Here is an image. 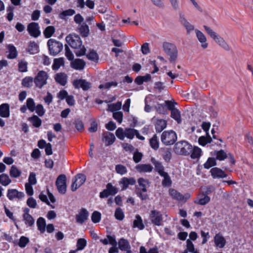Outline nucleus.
I'll use <instances>...</instances> for the list:
<instances>
[{
    "mask_svg": "<svg viewBox=\"0 0 253 253\" xmlns=\"http://www.w3.org/2000/svg\"><path fill=\"white\" fill-rule=\"evenodd\" d=\"M157 112L159 114H167V107L165 104H158L156 106Z\"/></svg>",
    "mask_w": 253,
    "mask_h": 253,
    "instance_id": "nucleus-62",
    "label": "nucleus"
},
{
    "mask_svg": "<svg viewBox=\"0 0 253 253\" xmlns=\"http://www.w3.org/2000/svg\"><path fill=\"white\" fill-rule=\"evenodd\" d=\"M87 242L86 240L84 238H79L77 240V249L74 251H76V253L78 251L83 250L86 246Z\"/></svg>",
    "mask_w": 253,
    "mask_h": 253,
    "instance_id": "nucleus-43",
    "label": "nucleus"
},
{
    "mask_svg": "<svg viewBox=\"0 0 253 253\" xmlns=\"http://www.w3.org/2000/svg\"><path fill=\"white\" fill-rule=\"evenodd\" d=\"M149 144L152 149L157 150L159 147V142L156 134H154L149 140Z\"/></svg>",
    "mask_w": 253,
    "mask_h": 253,
    "instance_id": "nucleus-48",
    "label": "nucleus"
},
{
    "mask_svg": "<svg viewBox=\"0 0 253 253\" xmlns=\"http://www.w3.org/2000/svg\"><path fill=\"white\" fill-rule=\"evenodd\" d=\"M115 140V136L113 133L106 131L103 133V140L105 141L106 146L112 145Z\"/></svg>",
    "mask_w": 253,
    "mask_h": 253,
    "instance_id": "nucleus-20",
    "label": "nucleus"
},
{
    "mask_svg": "<svg viewBox=\"0 0 253 253\" xmlns=\"http://www.w3.org/2000/svg\"><path fill=\"white\" fill-rule=\"evenodd\" d=\"M196 33L199 41L202 43L201 45L202 47L204 49L208 47V44L206 42L207 39L206 36L198 30H196Z\"/></svg>",
    "mask_w": 253,
    "mask_h": 253,
    "instance_id": "nucleus-28",
    "label": "nucleus"
},
{
    "mask_svg": "<svg viewBox=\"0 0 253 253\" xmlns=\"http://www.w3.org/2000/svg\"><path fill=\"white\" fill-rule=\"evenodd\" d=\"M86 178L85 174L83 173L77 174L74 178L71 185V190L75 191L81 186L85 181Z\"/></svg>",
    "mask_w": 253,
    "mask_h": 253,
    "instance_id": "nucleus-9",
    "label": "nucleus"
},
{
    "mask_svg": "<svg viewBox=\"0 0 253 253\" xmlns=\"http://www.w3.org/2000/svg\"><path fill=\"white\" fill-rule=\"evenodd\" d=\"M155 170L160 175H161L167 172L165 171V168L163 165L162 163L160 162L159 163H156V165L154 166Z\"/></svg>",
    "mask_w": 253,
    "mask_h": 253,
    "instance_id": "nucleus-54",
    "label": "nucleus"
},
{
    "mask_svg": "<svg viewBox=\"0 0 253 253\" xmlns=\"http://www.w3.org/2000/svg\"><path fill=\"white\" fill-rule=\"evenodd\" d=\"M55 29L54 26H47L43 31V34L44 37L46 39L50 38L55 33Z\"/></svg>",
    "mask_w": 253,
    "mask_h": 253,
    "instance_id": "nucleus-46",
    "label": "nucleus"
},
{
    "mask_svg": "<svg viewBox=\"0 0 253 253\" xmlns=\"http://www.w3.org/2000/svg\"><path fill=\"white\" fill-rule=\"evenodd\" d=\"M85 66V61L80 58H77L72 61L71 63V67L77 70H82L84 69Z\"/></svg>",
    "mask_w": 253,
    "mask_h": 253,
    "instance_id": "nucleus-18",
    "label": "nucleus"
},
{
    "mask_svg": "<svg viewBox=\"0 0 253 253\" xmlns=\"http://www.w3.org/2000/svg\"><path fill=\"white\" fill-rule=\"evenodd\" d=\"M40 28L38 23L31 22L27 26V31L31 37L36 38L41 35Z\"/></svg>",
    "mask_w": 253,
    "mask_h": 253,
    "instance_id": "nucleus-13",
    "label": "nucleus"
},
{
    "mask_svg": "<svg viewBox=\"0 0 253 253\" xmlns=\"http://www.w3.org/2000/svg\"><path fill=\"white\" fill-rule=\"evenodd\" d=\"M216 43H217L220 46L226 50H229L230 47L224 39L220 36L218 35L217 38L214 40Z\"/></svg>",
    "mask_w": 253,
    "mask_h": 253,
    "instance_id": "nucleus-44",
    "label": "nucleus"
},
{
    "mask_svg": "<svg viewBox=\"0 0 253 253\" xmlns=\"http://www.w3.org/2000/svg\"><path fill=\"white\" fill-rule=\"evenodd\" d=\"M87 58L92 61H97L99 59V56L96 52L93 50H90L89 53L86 55Z\"/></svg>",
    "mask_w": 253,
    "mask_h": 253,
    "instance_id": "nucleus-50",
    "label": "nucleus"
},
{
    "mask_svg": "<svg viewBox=\"0 0 253 253\" xmlns=\"http://www.w3.org/2000/svg\"><path fill=\"white\" fill-rule=\"evenodd\" d=\"M177 139V134L172 130L164 131L161 136V141L165 145H173Z\"/></svg>",
    "mask_w": 253,
    "mask_h": 253,
    "instance_id": "nucleus-5",
    "label": "nucleus"
},
{
    "mask_svg": "<svg viewBox=\"0 0 253 253\" xmlns=\"http://www.w3.org/2000/svg\"><path fill=\"white\" fill-rule=\"evenodd\" d=\"M138 185L140 187L137 186L136 188V194L137 196L142 200L145 201L149 198L147 194H143V193L147 192V187L149 186L150 182L148 180L145 179L143 177L139 178L137 180Z\"/></svg>",
    "mask_w": 253,
    "mask_h": 253,
    "instance_id": "nucleus-2",
    "label": "nucleus"
},
{
    "mask_svg": "<svg viewBox=\"0 0 253 253\" xmlns=\"http://www.w3.org/2000/svg\"><path fill=\"white\" fill-rule=\"evenodd\" d=\"M11 182V180L9 176L6 173H2L0 175V183L4 186H6Z\"/></svg>",
    "mask_w": 253,
    "mask_h": 253,
    "instance_id": "nucleus-45",
    "label": "nucleus"
},
{
    "mask_svg": "<svg viewBox=\"0 0 253 253\" xmlns=\"http://www.w3.org/2000/svg\"><path fill=\"white\" fill-rule=\"evenodd\" d=\"M116 172L121 175L126 174L127 172L126 168L121 164L117 165L115 167Z\"/></svg>",
    "mask_w": 253,
    "mask_h": 253,
    "instance_id": "nucleus-61",
    "label": "nucleus"
},
{
    "mask_svg": "<svg viewBox=\"0 0 253 253\" xmlns=\"http://www.w3.org/2000/svg\"><path fill=\"white\" fill-rule=\"evenodd\" d=\"M34 80L33 77L26 76L22 79L21 84L25 87L30 88L32 86Z\"/></svg>",
    "mask_w": 253,
    "mask_h": 253,
    "instance_id": "nucleus-39",
    "label": "nucleus"
},
{
    "mask_svg": "<svg viewBox=\"0 0 253 253\" xmlns=\"http://www.w3.org/2000/svg\"><path fill=\"white\" fill-rule=\"evenodd\" d=\"M214 243L215 246L220 248H223L226 244V240L224 237L219 233L216 234L214 237Z\"/></svg>",
    "mask_w": 253,
    "mask_h": 253,
    "instance_id": "nucleus-23",
    "label": "nucleus"
},
{
    "mask_svg": "<svg viewBox=\"0 0 253 253\" xmlns=\"http://www.w3.org/2000/svg\"><path fill=\"white\" fill-rule=\"evenodd\" d=\"M64 65V59L63 57L55 58L53 60V63L52 65L53 70L56 71L59 69L61 66Z\"/></svg>",
    "mask_w": 253,
    "mask_h": 253,
    "instance_id": "nucleus-37",
    "label": "nucleus"
},
{
    "mask_svg": "<svg viewBox=\"0 0 253 253\" xmlns=\"http://www.w3.org/2000/svg\"><path fill=\"white\" fill-rule=\"evenodd\" d=\"M179 21L185 28L187 34H189L191 31L194 30V26L186 20L184 14L181 12L179 13Z\"/></svg>",
    "mask_w": 253,
    "mask_h": 253,
    "instance_id": "nucleus-17",
    "label": "nucleus"
},
{
    "mask_svg": "<svg viewBox=\"0 0 253 253\" xmlns=\"http://www.w3.org/2000/svg\"><path fill=\"white\" fill-rule=\"evenodd\" d=\"M101 213L97 211H94L92 213L91 218V221L94 223H97L100 222L101 220Z\"/></svg>",
    "mask_w": 253,
    "mask_h": 253,
    "instance_id": "nucleus-56",
    "label": "nucleus"
},
{
    "mask_svg": "<svg viewBox=\"0 0 253 253\" xmlns=\"http://www.w3.org/2000/svg\"><path fill=\"white\" fill-rule=\"evenodd\" d=\"M47 78L48 75L46 72L42 70L39 71L34 79L36 87L42 88L46 84Z\"/></svg>",
    "mask_w": 253,
    "mask_h": 253,
    "instance_id": "nucleus-7",
    "label": "nucleus"
},
{
    "mask_svg": "<svg viewBox=\"0 0 253 253\" xmlns=\"http://www.w3.org/2000/svg\"><path fill=\"white\" fill-rule=\"evenodd\" d=\"M18 65L19 72H26L27 71L28 63L26 61L21 60L19 61Z\"/></svg>",
    "mask_w": 253,
    "mask_h": 253,
    "instance_id": "nucleus-57",
    "label": "nucleus"
},
{
    "mask_svg": "<svg viewBox=\"0 0 253 253\" xmlns=\"http://www.w3.org/2000/svg\"><path fill=\"white\" fill-rule=\"evenodd\" d=\"M153 169V167L150 164H138L135 166L136 170L140 173L150 172Z\"/></svg>",
    "mask_w": 253,
    "mask_h": 253,
    "instance_id": "nucleus-22",
    "label": "nucleus"
},
{
    "mask_svg": "<svg viewBox=\"0 0 253 253\" xmlns=\"http://www.w3.org/2000/svg\"><path fill=\"white\" fill-rule=\"evenodd\" d=\"M119 249L124 252L125 250L128 249L130 247V244L128 241L124 238H121L118 241Z\"/></svg>",
    "mask_w": 253,
    "mask_h": 253,
    "instance_id": "nucleus-30",
    "label": "nucleus"
},
{
    "mask_svg": "<svg viewBox=\"0 0 253 253\" xmlns=\"http://www.w3.org/2000/svg\"><path fill=\"white\" fill-rule=\"evenodd\" d=\"M202 150L198 147H195L193 149L192 148V151L191 154V158L193 159H198L201 156Z\"/></svg>",
    "mask_w": 253,
    "mask_h": 253,
    "instance_id": "nucleus-52",
    "label": "nucleus"
},
{
    "mask_svg": "<svg viewBox=\"0 0 253 253\" xmlns=\"http://www.w3.org/2000/svg\"><path fill=\"white\" fill-rule=\"evenodd\" d=\"M79 32L83 38H86L89 35V29L86 23H83L78 28Z\"/></svg>",
    "mask_w": 253,
    "mask_h": 253,
    "instance_id": "nucleus-29",
    "label": "nucleus"
},
{
    "mask_svg": "<svg viewBox=\"0 0 253 253\" xmlns=\"http://www.w3.org/2000/svg\"><path fill=\"white\" fill-rule=\"evenodd\" d=\"M66 41L70 46L73 49H79L74 52L77 57H81L85 55L86 48L83 45L80 37L76 34H70L66 37Z\"/></svg>",
    "mask_w": 253,
    "mask_h": 253,
    "instance_id": "nucleus-1",
    "label": "nucleus"
},
{
    "mask_svg": "<svg viewBox=\"0 0 253 253\" xmlns=\"http://www.w3.org/2000/svg\"><path fill=\"white\" fill-rule=\"evenodd\" d=\"M163 48L165 52L169 56V62H175L178 56V50L175 45L172 43L165 42L163 43Z\"/></svg>",
    "mask_w": 253,
    "mask_h": 253,
    "instance_id": "nucleus-3",
    "label": "nucleus"
},
{
    "mask_svg": "<svg viewBox=\"0 0 253 253\" xmlns=\"http://www.w3.org/2000/svg\"><path fill=\"white\" fill-rule=\"evenodd\" d=\"M37 225L38 229L41 233H43L45 231L46 221L42 217H39L37 221Z\"/></svg>",
    "mask_w": 253,
    "mask_h": 253,
    "instance_id": "nucleus-32",
    "label": "nucleus"
},
{
    "mask_svg": "<svg viewBox=\"0 0 253 253\" xmlns=\"http://www.w3.org/2000/svg\"><path fill=\"white\" fill-rule=\"evenodd\" d=\"M160 176L164 177L162 182V185L164 187H170L171 186L172 181L168 172H166Z\"/></svg>",
    "mask_w": 253,
    "mask_h": 253,
    "instance_id": "nucleus-42",
    "label": "nucleus"
},
{
    "mask_svg": "<svg viewBox=\"0 0 253 253\" xmlns=\"http://www.w3.org/2000/svg\"><path fill=\"white\" fill-rule=\"evenodd\" d=\"M135 129L133 128H125V137L129 139H132L134 137Z\"/></svg>",
    "mask_w": 253,
    "mask_h": 253,
    "instance_id": "nucleus-59",
    "label": "nucleus"
},
{
    "mask_svg": "<svg viewBox=\"0 0 253 253\" xmlns=\"http://www.w3.org/2000/svg\"><path fill=\"white\" fill-rule=\"evenodd\" d=\"M211 141L212 139L209 133H207L206 136H200L198 139L199 144L203 146H205L207 144L211 143Z\"/></svg>",
    "mask_w": 253,
    "mask_h": 253,
    "instance_id": "nucleus-40",
    "label": "nucleus"
},
{
    "mask_svg": "<svg viewBox=\"0 0 253 253\" xmlns=\"http://www.w3.org/2000/svg\"><path fill=\"white\" fill-rule=\"evenodd\" d=\"M113 117L119 124H121L123 121V114L121 111L113 112Z\"/></svg>",
    "mask_w": 253,
    "mask_h": 253,
    "instance_id": "nucleus-63",
    "label": "nucleus"
},
{
    "mask_svg": "<svg viewBox=\"0 0 253 253\" xmlns=\"http://www.w3.org/2000/svg\"><path fill=\"white\" fill-rule=\"evenodd\" d=\"M174 150L176 153L188 156L192 151V146L186 141H180L175 144Z\"/></svg>",
    "mask_w": 253,
    "mask_h": 253,
    "instance_id": "nucleus-4",
    "label": "nucleus"
},
{
    "mask_svg": "<svg viewBox=\"0 0 253 253\" xmlns=\"http://www.w3.org/2000/svg\"><path fill=\"white\" fill-rule=\"evenodd\" d=\"M88 216L89 212L87 210L82 208L79 213L76 215V222L82 224L87 219Z\"/></svg>",
    "mask_w": 253,
    "mask_h": 253,
    "instance_id": "nucleus-16",
    "label": "nucleus"
},
{
    "mask_svg": "<svg viewBox=\"0 0 253 253\" xmlns=\"http://www.w3.org/2000/svg\"><path fill=\"white\" fill-rule=\"evenodd\" d=\"M133 227H137L139 230H143L145 228L142 218L139 214H137L135 216V219L133 222Z\"/></svg>",
    "mask_w": 253,
    "mask_h": 253,
    "instance_id": "nucleus-34",
    "label": "nucleus"
},
{
    "mask_svg": "<svg viewBox=\"0 0 253 253\" xmlns=\"http://www.w3.org/2000/svg\"><path fill=\"white\" fill-rule=\"evenodd\" d=\"M161 150L163 152L162 154L163 159L166 162L169 163L172 157L171 148H161Z\"/></svg>",
    "mask_w": 253,
    "mask_h": 253,
    "instance_id": "nucleus-31",
    "label": "nucleus"
},
{
    "mask_svg": "<svg viewBox=\"0 0 253 253\" xmlns=\"http://www.w3.org/2000/svg\"><path fill=\"white\" fill-rule=\"evenodd\" d=\"M122 104L120 102L108 105V110L111 112H114L115 111H118L121 108Z\"/></svg>",
    "mask_w": 253,
    "mask_h": 253,
    "instance_id": "nucleus-64",
    "label": "nucleus"
},
{
    "mask_svg": "<svg viewBox=\"0 0 253 253\" xmlns=\"http://www.w3.org/2000/svg\"><path fill=\"white\" fill-rule=\"evenodd\" d=\"M217 165L216 159L214 157H209L207 161L203 165L204 168L206 169H210Z\"/></svg>",
    "mask_w": 253,
    "mask_h": 253,
    "instance_id": "nucleus-41",
    "label": "nucleus"
},
{
    "mask_svg": "<svg viewBox=\"0 0 253 253\" xmlns=\"http://www.w3.org/2000/svg\"><path fill=\"white\" fill-rule=\"evenodd\" d=\"M7 49L9 52V54L7 55L8 59H14L17 56V51L16 47L12 44L7 45Z\"/></svg>",
    "mask_w": 253,
    "mask_h": 253,
    "instance_id": "nucleus-36",
    "label": "nucleus"
},
{
    "mask_svg": "<svg viewBox=\"0 0 253 253\" xmlns=\"http://www.w3.org/2000/svg\"><path fill=\"white\" fill-rule=\"evenodd\" d=\"M75 13V10L73 9H69L63 11L59 14V17L61 19H65V18L67 16H72Z\"/></svg>",
    "mask_w": 253,
    "mask_h": 253,
    "instance_id": "nucleus-53",
    "label": "nucleus"
},
{
    "mask_svg": "<svg viewBox=\"0 0 253 253\" xmlns=\"http://www.w3.org/2000/svg\"><path fill=\"white\" fill-rule=\"evenodd\" d=\"M49 53L52 56H56L63 49V44L53 39H50L47 42Z\"/></svg>",
    "mask_w": 253,
    "mask_h": 253,
    "instance_id": "nucleus-6",
    "label": "nucleus"
},
{
    "mask_svg": "<svg viewBox=\"0 0 253 253\" xmlns=\"http://www.w3.org/2000/svg\"><path fill=\"white\" fill-rule=\"evenodd\" d=\"M203 196V198H198L197 200L194 201V203L197 205L201 206H204L209 203L211 200L210 197L207 195Z\"/></svg>",
    "mask_w": 253,
    "mask_h": 253,
    "instance_id": "nucleus-49",
    "label": "nucleus"
},
{
    "mask_svg": "<svg viewBox=\"0 0 253 253\" xmlns=\"http://www.w3.org/2000/svg\"><path fill=\"white\" fill-rule=\"evenodd\" d=\"M67 178L65 174H60L57 178L55 185L57 190L60 194H64L66 192L67 188Z\"/></svg>",
    "mask_w": 253,
    "mask_h": 253,
    "instance_id": "nucleus-8",
    "label": "nucleus"
},
{
    "mask_svg": "<svg viewBox=\"0 0 253 253\" xmlns=\"http://www.w3.org/2000/svg\"><path fill=\"white\" fill-rule=\"evenodd\" d=\"M6 196L9 200L13 201L15 198L23 199L25 196V194L23 192L18 191L16 189H8Z\"/></svg>",
    "mask_w": 253,
    "mask_h": 253,
    "instance_id": "nucleus-15",
    "label": "nucleus"
},
{
    "mask_svg": "<svg viewBox=\"0 0 253 253\" xmlns=\"http://www.w3.org/2000/svg\"><path fill=\"white\" fill-rule=\"evenodd\" d=\"M106 188L107 189L110 194L112 196L115 195L118 192V189L115 186H113V185L111 183H108L107 184Z\"/></svg>",
    "mask_w": 253,
    "mask_h": 253,
    "instance_id": "nucleus-60",
    "label": "nucleus"
},
{
    "mask_svg": "<svg viewBox=\"0 0 253 253\" xmlns=\"http://www.w3.org/2000/svg\"><path fill=\"white\" fill-rule=\"evenodd\" d=\"M149 218L154 225L160 226L162 225L163 217L160 211L156 210H152L149 214Z\"/></svg>",
    "mask_w": 253,
    "mask_h": 253,
    "instance_id": "nucleus-10",
    "label": "nucleus"
},
{
    "mask_svg": "<svg viewBox=\"0 0 253 253\" xmlns=\"http://www.w3.org/2000/svg\"><path fill=\"white\" fill-rule=\"evenodd\" d=\"M169 195L174 200L178 201H186L190 198V195L188 193L183 195L180 192L174 189H169Z\"/></svg>",
    "mask_w": 253,
    "mask_h": 253,
    "instance_id": "nucleus-12",
    "label": "nucleus"
},
{
    "mask_svg": "<svg viewBox=\"0 0 253 253\" xmlns=\"http://www.w3.org/2000/svg\"><path fill=\"white\" fill-rule=\"evenodd\" d=\"M26 106L31 112H34L36 107L34 99L32 98H28L26 100Z\"/></svg>",
    "mask_w": 253,
    "mask_h": 253,
    "instance_id": "nucleus-58",
    "label": "nucleus"
},
{
    "mask_svg": "<svg viewBox=\"0 0 253 253\" xmlns=\"http://www.w3.org/2000/svg\"><path fill=\"white\" fill-rule=\"evenodd\" d=\"M136 180L133 177H124L121 179L120 183L122 184V189L125 190L127 188L128 185H133L135 184Z\"/></svg>",
    "mask_w": 253,
    "mask_h": 253,
    "instance_id": "nucleus-21",
    "label": "nucleus"
},
{
    "mask_svg": "<svg viewBox=\"0 0 253 253\" xmlns=\"http://www.w3.org/2000/svg\"><path fill=\"white\" fill-rule=\"evenodd\" d=\"M210 172L213 179H220L226 178L227 176L226 173L220 168L218 167L212 168Z\"/></svg>",
    "mask_w": 253,
    "mask_h": 253,
    "instance_id": "nucleus-14",
    "label": "nucleus"
},
{
    "mask_svg": "<svg viewBox=\"0 0 253 253\" xmlns=\"http://www.w3.org/2000/svg\"><path fill=\"white\" fill-rule=\"evenodd\" d=\"M73 85L76 89L82 88L84 91H87L91 87V84L85 79H75L73 82Z\"/></svg>",
    "mask_w": 253,
    "mask_h": 253,
    "instance_id": "nucleus-11",
    "label": "nucleus"
},
{
    "mask_svg": "<svg viewBox=\"0 0 253 253\" xmlns=\"http://www.w3.org/2000/svg\"><path fill=\"white\" fill-rule=\"evenodd\" d=\"M170 116L172 119L175 120L178 124L181 123L180 112L177 108L171 110Z\"/></svg>",
    "mask_w": 253,
    "mask_h": 253,
    "instance_id": "nucleus-47",
    "label": "nucleus"
},
{
    "mask_svg": "<svg viewBox=\"0 0 253 253\" xmlns=\"http://www.w3.org/2000/svg\"><path fill=\"white\" fill-rule=\"evenodd\" d=\"M21 171L19 170L16 166L12 165L9 170V175L11 177L16 178L21 174Z\"/></svg>",
    "mask_w": 253,
    "mask_h": 253,
    "instance_id": "nucleus-38",
    "label": "nucleus"
},
{
    "mask_svg": "<svg viewBox=\"0 0 253 253\" xmlns=\"http://www.w3.org/2000/svg\"><path fill=\"white\" fill-rule=\"evenodd\" d=\"M29 239L24 236L20 237L19 241H14V244L15 245H18L21 248H25L27 245L29 243Z\"/></svg>",
    "mask_w": 253,
    "mask_h": 253,
    "instance_id": "nucleus-33",
    "label": "nucleus"
},
{
    "mask_svg": "<svg viewBox=\"0 0 253 253\" xmlns=\"http://www.w3.org/2000/svg\"><path fill=\"white\" fill-rule=\"evenodd\" d=\"M28 121H30L35 127L38 128L42 125V120L36 115H34L32 117H29Z\"/></svg>",
    "mask_w": 253,
    "mask_h": 253,
    "instance_id": "nucleus-35",
    "label": "nucleus"
},
{
    "mask_svg": "<svg viewBox=\"0 0 253 253\" xmlns=\"http://www.w3.org/2000/svg\"><path fill=\"white\" fill-rule=\"evenodd\" d=\"M211 155L215 156V158H214V159H216V161L218 160L222 161L228 157V155L222 149L218 151L215 150L213 151V154L211 153Z\"/></svg>",
    "mask_w": 253,
    "mask_h": 253,
    "instance_id": "nucleus-27",
    "label": "nucleus"
},
{
    "mask_svg": "<svg viewBox=\"0 0 253 253\" xmlns=\"http://www.w3.org/2000/svg\"><path fill=\"white\" fill-rule=\"evenodd\" d=\"M67 75L63 72L57 73L54 77L55 82L62 86H65L67 83Z\"/></svg>",
    "mask_w": 253,
    "mask_h": 253,
    "instance_id": "nucleus-19",
    "label": "nucleus"
},
{
    "mask_svg": "<svg viewBox=\"0 0 253 253\" xmlns=\"http://www.w3.org/2000/svg\"><path fill=\"white\" fill-rule=\"evenodd\" d=\"M39 47L35 42L30 41L29 42L26 51L31 54H35L39 52Z\"/></svg>",
    "mask_w": 253,
    "mask_h": 253,
    "instance_id": "nucleus-26",
    "label": "nucleus"
},
{
    "mask_svg": "<svg viewBox=\"0 0 253 253\" xmlns=\"http://www.w3.org/2000/svg\"><path fill=\"white\" fill-rule=\"evenodd\" d=\"M114 216L117 220L122 221L125 217V214L123 210L120 208H117L115 211Z\"/></svg>",
    "mask_w": 253,
    "mask_h": 253,
    "instance_id": "nucleus-55",
    "label": "nucleus"
},
{
    "mask_svg": "<svg viewBox=\"0 0 253 253\" xmlns=\"http://www.w3.org/2000/svg\"><path fill=\"white\" fill-rule=\"evenodd\" d=\"M167 122L164 119H158L155 123V127L157 132H161L166 127Z\"/></svg>",
    "mask_w": 253,
    "mask_h": 253,
    "instance_id": "nucleus-25",
    "label": "nucleus"
},
{
    "mask_svg": "<svg viewBox=\"0 0 253 253\" xmlns=\"http://www.w3.org/2000/svg\"><path fill=\"white\" fill-rule=\"evenodd\" d=\"M9 105L8 103H3L0 105V116L3 118L9 117L10 115Z\"/></svg>",
    "mask_w": 253,
    "mask_h": 253,
    "instance_id": "nucleus-24",
    "label": "nucleus"
},
{
    "mask_svg": "<svg viewBox=\"0 0 253 253\" xmlns=\"http://www.w3.org/2000/svg\"><path fill=\"white\" fill-rule=\"evenodd\" d=\"M25 224L28 227H31L35 223V219L31 215L22 216Z\"/></svg>",
    "mask_w": 253,
    "mask_h": 253,
    "instance_id": "nucleus-51",
    "label": "nucleus"
}]
</instances>
